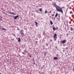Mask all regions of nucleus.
<instances>
[{
	"label": "nucleus",
	"instance_id": "f257e3e1",
	"mask_svg": "<svg viewBox=\"0 0 74 74\" xmlns=\"http://www.w3.org/2000/svg\"><path fill=\"white\" fill-rule=\"evenodd\" d=\"M53 5L54 7H55L56 8L57 11H60L61 12H62V10H61V8H60V7L57 5L56 4V3H54Z\"/></svg>",
	"mask_w": 74,
	"mask_h": 74
},
{
	"label": "nucleus",
	"instance_id": "f03ea898",
	"mask_svg": "<svg viewBox=\"0 0 74 74\" xmlns=\"http://www.w3.org/2000/svg\"><path fill=\"white\" fill-rule=\"evenodd\" d=\"M8 14H11V15H15L16 14V13H15L13 12H8Z\"/></svg>",
	"mask_w": 74,
	"mask_h": 74
},
{
	"label": "nucleus",
	"instance_id": "7ed1b4c3",
	"mask_svg": "<svg viewBox=\"0 0 74 74\" xmlns=\"http://www.w3.org/2000/svg\"><path fill=\"white\" fill-rule=\"evenodd\" d=\"M60 8H61V10H62V11L61 12L60 11H58L59 12H61V13H62V14H63V10H62V8H64V7H63L62 8L60 7Z\"/></svg>",
	"mask_w": 74,
	"mask_h": 74
},
{
	"label": "nucleus",
	"instance_id": "20e7f679",
	"mask_svg": "<svg viewBox=\"0 0 74 74\" xmlns=\"http://www.w3.org/2000/svg\"><path fill=\"white\" fill-rule=\"evenodd\" d=\"M66 42V40H63L62 42V44H65Z\"/></svg>",
	"mask_w": 74,
	"mask_h": 74
},
{
	"label": "nucleus",
	"instance_id": "39448f33",
	"mask_svg": "<svg viewBox=\"0 0 74 74\" xmlns=\"http://www.w3.org/2000/svg\"><path fill=\"white\" fill-rule=\"evenodd\" d=\"M21 34V36H22V37H23L24 36H25V34H24V33H21V34Z\"/></svg>",
	"mask_w": 74,
	"mask_h": 74
},
{
	"label": "nucleus",
	"instance_id": "423d86ee",
	"mask_svg": "<svg viewBox=\"0 0 74 74\" xmlns=\"http://www.w3.org/2000/svg\"><path fill=\"white\" fill-rule=\"evenodd\" d=\"M23 30H21L20 31V34H21V33H23Z\"/></svg>",
	"mask_w": 74,
	"mask_h": 74
},
{
	"label": "nucleus",
	"instance_id": "0eeeda50",
	"mask_svg": "<svg viewBox=\"0 0 74 74\" xmlns=\"http://www.w3.org/2000/svg\"><path fill=\"white\" fill-rule=\"evenodd\" d=\"M18 17H19V16L17 15L14 17V19H16L17 18H18Z\"/></svg>",
	"mask_w": 74,
	"mask_h": 74
},
{
	"label": "nucleus",
	"instance_id": "6e6552de",
	"mask_svg": "<svg viewBox=\"0 0 74 74\" xmlns=\"http://www.w3.org/2000/svg\"><path fill=\"white\" fill-rule=\"evenodd\" d=\"M59 58L56 57H54L53 58V60H56L58 59Z\"/></svg>",
	"mask_w": 74,
	"mask_h": 74
},
{
	"label": "nucleus",
	"instance_id": "1a4fd4ad",
	"mask_svg": "<svg viewBox=\"0 0 74 74\" xmlns=\"http://www.w3.org/2000/svg\"><path fill=\"white\" fill-rule=\"evenodd\" d=\"M18 41L19 42H21V38H18Z\"/></svg>",
	"mask_w": 74,
	"mask_h": 74
},
{
	"label": "nucleus",
	"instance_id": "9d476101",
	"mask_svg": "<svg viewBox=\"0 0 74 74\" xmlns=\"http://www.w3.org/2000/svg\"><path fill=\"white\" fill-rule=\"evenodd\" d=\"M57 36V35L56 34H55L54 35V36H53V37H56Z\"/></svg>",
	"mask_w": 74,
	"mask_h": 74
},
{
	"label": "nucleus",
	"instance_id": "9b49d317",
	"mask_svg": "<svg viewBox=\"0 0 74 74\" xmlns=\"http://www.w3.org/2000/svg\"><path fill=\"white\" fill-rule=\"evenodd\" d=\"M1 30H5V31H6V29H5V28H3L2 29H1Z\"/></svg>",
	"mask_w": 74,
	"mask_h": 74
},
{
	"label": "nucleus",
	"instance_id": "f8f14e48",
	"mask_svg": "<svg viewBox=\"0 0 74 74\" xmlns=\"http://www.w3.org/2000/svg\"><path fill=\"white\" fill-rule=\"evenodd\" d=\"M53 38H54V41H55L56 40V39L57 38V37H53Z\"/></svg>",
	"mask_w": 74,
	"mask_h": 74
},
{
	"label": "nucleus",
	"instance_id": "ddd939ff",
	"mask_svg": "<svg viewBox=\"0 0 74 74\" xmlns=\"http://www.w3.org/2000/svg\"><path fill=\"white\" fill-rule=\"evenodd\" d=\"M58 15V14L57 13H56V15H55V17L56 18L57 17V16Z\"/></svg>",
	"mask_w": 74,
	"mask_h": 74
},
{
	"label": "nucleus",
	"instance_id": "4468645a",
	"mask_svg": "<svg viewBox=\"0 0 74 74\" xmlns=\"http://www.w3.org/2000/svg\"><path fill=\"white\" fill-rule=\"evenodd\" d=\"M50 23L51 25H53V23H52V21L51 20L50 21Z\"/></svg>",
	"mask_w": 74,
	"mask_h": 74
},
{
	"label": "nucleus",
	"instance_id": "2eb2a0df",
	"mask_svg": "<svg viewBox=\"0 0 74 74\" xmlns=\"http://www.w3.org/2000/svg\"><path fill=\"white\" fill-rule=\"evenodd\" d=\"M70 29L71 30V31H73V28L72 27H71Z\"/></svg>",
	"mask_w": 74,
	"mask_h": 74
},
{
	"label": "nucleus",
	"instance_id": "dca6fc26",
	"mask_svg": "<svg viewBox=\"0 0 74 74\" xmlns=\"http://www.w3.org/2000/svg\"><path fill=\"white\" fill-rule=\"evenodd\" d=\"M39 11H40V12H42V8L40 9Z\"/></svg>",
	"mask_w": 74,
	"mask_h": 74
},
{
	"label": "nucleus",
	"instance_id": "f3484780",
	"mask_svg": "<svg viewBox=\"0 0 74 74\" xmlns=\"http://www.w3.org/2000/svg\"><path fill=\"white\" fill-rule=\"evenodd\" d=\"M35 23H36V25H37L38 23H37L36 21H35Z\"/></svg>",
	"mask_w": 74,
	"mask_h": 74
},
{
	"label": "nucleus",
	"instance_id": "a211bd4d",
	"mask_svg": "<svg viewBox=\"0 0 74 74\" xmlns=\"http://www.w3.org/2000/svg\"><path fill=\"white\" fill-rule=\"evenodd\" d=\"M44 54L45 55H47V53H46L45 52V53H44Z\"/></svg>",
	"mask_w": 74,
	"mask_h": 74
},
{
	"label": "nucleus",
	"instance_id": "6ab92c4d",
	"mask_svg": "<svg viewBox=\"0 0 74 74\" xmlns=\"http://www.w3.org/2000/svg\"><path fill=\"white\" fill-rule=\"evenodd\" d=\"M53 29L54 30H55V27H53Z\"/></svg>",
	"mask_w": 74,
	"mask_h": 74
},
{
	"label": "nucleus",
	"instance_id": "aec40b11",
	"mask_svg": "<svg viewBox=\"0 0 74 74\" xmlns=\"http://www.w3.org/2000/svg\"><path fill=\"white\" fill-rule=\"evenodd\" d=\"M47 11L46 10L45 11V14H46V13H47Z\"/></svg>",
	"mask_w": 74,
	"mask_h": 74
},
{
	"label": "nucleus",
	"instance_id": "412c9836",
	"mask_svg": "<svg viewBox=\"0 0 74 74\" xmlns=\"http://www.w3.org/2000/svg\"><path fill=\"white\" fill-rule=\"evenodd\" d=\"M66 35L67 36H69V33H67L66 34Z\"/></svg>",
	"mask_w": 74,
	"mask_h": 74
},
{
	"label": "nucleus",
	"instance_id": "4be33fe9",
	"mask_svg": "<svg viewBox=\"0 0 74 74\" xmlns=\"http://www.w3.org/2000/svg\"><path fill=\"white\" fill-rule=\"evenodd\" d=\"M73 12H70V14H72Z\"/></svg>",
	"mask_w": 74,
	"mask_h": 74
},
{
	"label": "nucleus",
	"instance_id": "5701e85b",
	"mask_svg": "<svg viewBox=\"0 0 74 74\" xmlns=\"http://www.w3.org/2000/svg\"><path fill=\"white\" fill-rule=\"evenodd\" d=\"M50 41H51L52 42V39H50Z\"/></svg>",
	"mask_w": 74,
	"mask_h": 74
},
{
	"label": "nucleus",
	"instance_id": "b1692460",
	"mask_svg": "<svg viewBox=\"0 0 74 74\" xmlns=\"http://www.w3.org/2000/svg\"><path fill=\"white\" fill-rule=\"evenodd\" d=\"M29 56L30 57V58H31V57H32V56H31V55L30 56V55H29Z\"/></svg>",
	"mask_w": 74,
	"mask_h": 74
},
{
	"label": "nucleus",
	"instance_id": "393cba45",
	"mask_svg": "<svg viewBox=\"0 0 74 74\" xmlns=\"http://www.w3.org/2000/svg\"><path fill=\"white\" fill-rule=\"evenodd\" d=\"M73 71H74V67H73Z\"/></svg>",
	"mask_w": 74,
	"mask_h": 74
},
{
	"label": "nucleus",
	"instance_id": "a878e982",
	"mask_svg": "<svg viewBox=\"0 0 74 74\" xmlns=\"http://www.w3.org/2000/svg\"><path fill=\"white\" fill-rule=\"evenodd\" d=\"M52 16H54V14H52Z\"/></svg>",
	"mask_w": 74,
	"mask_h": 74
},
{
	"label": "nucleus",
	"instance_id": "bb28decb",
	"mask_svg": "<svg viewBox=\"0 0 74 74\" xmlns=\"http://www.w3.org/2000/svg\"><path fill=\"white\" fill-rule=\"evenodd\" d=\"M34 64H35V62L34 61Z\"/></svg>",
	"mask_w": 74,
	"mask_h": 74
},
{
	"label": "nucleus",
	"instance_id": "cd10ccee",
	"mask_svg": "<svg viewBox=\"0 0 74 74\" xmlns=\"http://www.w3.org/2000/svg\"><path fill=\"white\" fill-rule=\"evenodd\" d=\"M17 30H19L20 29L18 28H17Z\"/></svg>",
	"mask_w": 74,
	"mask_h": 74
},
{
	"label": "nucleus",
	"instance_id": "c85d7f7f",
	"mask_svg": "<svg viewBox=\"0 0 74 74\" xmlns=\"http://www.w3.org/2000/svg\"><path fill=\"white\" fill-rule=\"evenodd\" d=\"M49 12L50 13H51L52 12H51V11H50Z\"/></svg>",
	"mask_w": 74,
	"mask_h": 74
},
{
	"label": "nucleus",
	"instance_id": "c756f323",
	"mask_svg": "<svg viewBox=\"0 0 74 74\" xmlns=\"http://www.w3.org/2000/svg\"><path fill=\"white\" fill-rule=\"evenodd\" d=\"M46 45H47V47H48V44H46Z\"/></svg>",
	"mask_w": 74,
	"mask_h": 74
},
{
	"label": "nucleus",
	"instance_id": "7c9ffc66",
	"mask_svg": "<svg viewBox=\"0 0 74 74\" xmlns=\"http://www.w3.org/2000/svg\"><path fill=\"white\" fill-rule=\"evenodd\" d=\"M66 50H67V49L68 48V47H66Z\"/></svg>",
	"mask_w": 74,
	"mask_h": 74
},
{
	"label": "nucleus",
	"instance_id": "2f4dec72",
	"mask_svg": "<svg viewBox=\"0 0 74 74\" xmlns=\"http://www.w3.org/2000/svg\"><path fill=\"white\" fill-rule=\"evenodd\" d=\"M56 48L57 49H58V48H57V47H56Z\"/></svg>",
	"mask_w": 74,
	"mask_h": 74
},
{
	"label": "nucleus",
	"instance_id": "473e14b6",
	"mask_svg": "<svg viewBox=\"0 0 74 74\" xmlns=\"http://www.w3.org/2000/svg\"><path fill=\"white\" fill-rule=\"evenodd\" d=\"M22 54H24V53H23V52Z\"/></svg>",
	"mask_w": 74,
	"mask_h": 74
},
{
	"label": "nucleus",
	"instance_id": "72a5a7b5",
	"mask_svg": "<svg viewBox=\"0 0 74 74\" xmlns=\"http://www.w3.org/2000/svg\"><path fill=\"white\" fill-rule=\"evenodd\" d=\"M54 20H55V18H54Z\"/></svg>",
	"mask_w": 74,
	"mask_h": 74
},
{
	"label": "nucleus",
	"instance_id": "f704fd0d",
	"mask_svg": "<svg viewBox=\"0 0 74 74\" xmlns=\"http://www.w3.org/2000/svg\"><path fill=\"white\" fill-rule=\"evenodd\" d=\"M63 52H64V50H63Z\"/></svg>",
	"mask_w": 74,
	"mask_h": 74
},
{
	"label": "nucleus",
	"instance_id": "c9c22d12",
	"mask_svg": "<svg viewBox=\"0 0 74 74\" xmlns=\"http://www.w3.org/2000/svg\"><path fill=\"white\" fill-rule=\"evenodd\" d=\"M53 13H54V14H55V12H54Z\"/></svg>",
	"mask_w": 74,
	"mask_h": 74
},
{
	"label": "nucleus",
	"instance_id": "e433bc0d",
	"mask_svg": "<svg viewBox=\"0 0 74 74\" xmlns=\"http://www.w3.org/2000/svg\"><path fill=\"white\" fill-rule=\"evenodd\" d=\"M41 19H42V18H41Z\"/></svg>",
	"mask_w": 74,
	"mask_h": 74
},
{
	"label": "nucleus",
	"instance_id": "4c0bfd02",
	"mask_svg": "<svg viewBox=\"0 0 74 74\" xmlns=\"http://www.w3.org/2000/svg\"><path fill=\"white\" fill-rule=\"evenodd\" d=\"M49 17H50V18H51V16H50Z\"/></svg>",
	"mask_w": 74,
	"mask_h": 74
},
{
	"label": "nucleus",
	"instance_id": "58836bf2",
	"mask_svg": "<svg viewBox=\"0 0 74 74\" xmlns=\"http://www.w3.org/2000/svg\"><path fill=\"white\" fill-rule=\"evenodd\" d=\"M36 42H37V41H36Z\"/></svg>",
	"mask_w": 74,
	"mask_h": 74
},
{
	"label": "nucleus",
	"instance_id": "ea45409f",
	"mask_svg": "<svg viewBox=\"0 0 74 74\" xmlns=\"http://www.w3.org/2000/svg\"><path fill=\"white\" fill-rule=\"evenodd\" d=\"M37 12V13H38V12Z\"/></svg>",
	"mask_w": 74,
	"mask_h": 74
},
{
	"label": "nucleus",
	"instance_id": "a19ab883",
	"mask_svg": "<svg viewBox=\"0 0 74 74\" xmlns=\"http://www.w3.org/2000/svg\"><path fill=\"white\" fill-rule=\"evenodd\" d=\"M12 40H14V39H12Z\"/></svg>",
	"mask_w": 74,
	"mask_h": 74
},
{
	"label": "nucleus",
	"instance_id": "79ce46f5",
	"mask_svg": "<svg viewBox=\"0 0 74 74\" xmlns=\"http://www.w3.org/2000/svg\"><path fill=\"white\" fill-rule=\"evenodd\" d=\"M69 33H70V31H69Z\"/></svg>",
	"mask_w": 74,
	"mask_h": 74
},
{
	"label": "nucleus",
	"instance_id": "37998d69",
	"mask_svg": "<svg viewBox=\"0 0 74 74\" xmlns=\"http://www.w3.org/2000/svg\"><path fill=\"white\" fill-rule=\"evenodd\" d=\"M49 12H48V14H49Z\"/></svg>",
	"mask_w": 74,
	"mask_h": 74
},
{
	"label": "nucleus",
	"instance_id": "c03bdc74",
	"mask_svg": "<svg viewBox=\"0 0 74 74\" xmlns=\"http://www.w3.org/2000/svg\"><path fill=\"white\" fill-rule=\"evenodd\" d=\"M0 74H1V73H0Z\"/></svg>",
	"mask_w": 74,
	"mask_h": 74
},
{
	"label": "nucleus",
	"instance_id": "a18cd8bd",
	"mask_svg": "<svg viewBox=\"0 0 74 74\" xmlns=\"http://www.w3.org/2000/svg\"><path fill=\"white\" fill-rule=\"evenodd\" d=\"M67 5H68V4H67Z\"/></svg>",
	"mask_w": 74,
	"mask_h": 74
},
{
	"label": "nucleus",
	"instance_id": "49530a36",
	"mask_svg": "<svg viewBox=\"0 0 74 74\" xmlns=\"http://www.w3.org/2000/svg\"><path fill=\"white\" fill-rule=\"evenodd\" d=\"M32 15H33V14H32Z\"/></svg>",
	"mask_w": 74,
	"mask_h": 74
}]
</instances>
